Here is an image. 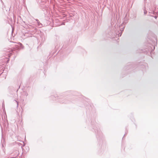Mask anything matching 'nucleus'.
Segmentation results:
<instances>
[{"label":"nucleus","instance_id":"1","mask_svg":"<svg viewBox=\"0 0 158 158\" xmlns=\"http://www.w3.org/2000/svg\"><path fill=\"white\" fill-rule=\"evenodd\" d=\"M126 22H124L122 24H121L118 27V25H115L114 27V31L115 35H118V36H120L122 33V31H123L125 24Z\"/></svg>","mask_w":158,"mask_h":158},{"label":"nucleus","instance_id":"2","mask_svg":"<svg viewBox=\"0 0 158 158\" xmlns=\"http://www.w3.org/2000/svg\"><path fill=\"white\" fill-rule=\"evenodd\" d=\"M19 45L18 44L15 45V47L14 48V49H15V50H13L11 49V51L9 52V53L7 54L8 55L9 57H10L11 55L14 53V51L17 52L18 50L20 49H23V46L22 45L21 43H19Z\"/></svg>","mask_w":158,"mask_h":158},{"label":"nucleus","instance_id":"3","mask_svg":"<svg viewBox=\"0 0 158 158\" xmlns=\"http://www.w3.org/2000/svg\"><path fill=\"white\" fill-rule=\"evenodd\" d=\"M14 102H15L16 103V104H17V107H18V106H19V102H18L17 101H16V100H15L14 101Z\"/></svg>","mask_w":158,"mask_h":158},{"label":"nucleus","instance_id":"4","mask_svg":"<svg viewBox=\"0 0 158 158\" xmlns=\"http://www.w3.org/2000/svg\"><path fill=\"white\" fill-rule=\"evenodd\" d=\"M23 94L24 95L26 96H27L28 95V93L26 92H24Z\"/></svg>","mask_w":158,"mask_h":158},{"label":"nucleus","instance_id":"5","mask_svg":"<svg viewBox=\"0 0 158 158\" xmlns=\"http://www.w3.org/2000/svg\"><path fill=\"white\" fill-rule=\"evenodd\" d=\"M147 13V10H144V15H145Z\"/></svg>","mask_w":158,"mask_h":158},{"label":"nucleus","instance_id":"6","mask_svg":"<svg viewBox=\"0 0 158 158\" xmlns=\"http://www.w3.org/2000/svg\"><path fill=\"white\" fill-rule=\"evenodd\" d=\"M154 17L155 18V19H156L157 18V16H155Z\"/></svg>","mask_w":158,"mask_h":158},{"label":"nucleus","instance_id":"7","mask_svg":"<svg viewBox=\"0 0 158 158\" xmlns=\"http://www.w3.org/2000/svg\"><path fill=\"white\" fill-rule=\"evenodd\" d=\"M150 11H151V13H152V12H154V10H150ZM151 13V12H149V13Z\"/></svg>","mask_w":158,"mask_h":158},{"label":"nucleus","instance_id":"8","mask_svg":"<svg viewBox=\"0 0 158 158\" xmlns=\"http://www.w3.org/2000/svg\"><path fill=\"white\" fill-rule=\"evenodd\" d=\"M36 21L38 23H39V20L38 19H36Z\"/></svg>","mask_w":158,"mask_h":158},{"label":"nucleus","instance_id":"9","mask_svg":"<svg viewBox=\"0 0 158 158\" xmlns=\"http://www.w3.org/2000/svg\"><path fill=\"white\" fill-rule=\"evenodd\" d=\"M111 25H112V22H111Z\"/></svg>","mask_w":158,"mask_h":158}]
</instances>
